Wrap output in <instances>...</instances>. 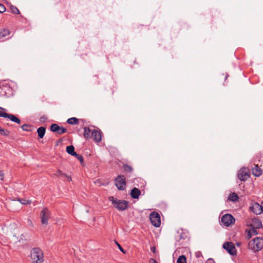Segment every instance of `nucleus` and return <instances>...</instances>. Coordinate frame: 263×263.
I'll use <instances>...</instances> for the list:
<instances>
[{
    "mask_svg": "<svg viewBox=\"0 0 263 263\" xmlns=\"http://www.w3.org/2000/svg\"><path fill=\"white\" fill-rule=\"evenodd\" d=\"M10 8L11 12L13 13V14H20V11L16 6L11 5L10 6Z\"/></svg>",
    "mask_w": 263,
    "mask_h": 263,
    "instance_id": "nucleus-25",
    "label": "nucleus"
},
{
    "mask_svg": "<svg viewBox=\"0 0 263 263\" xmlns=\"http://www.w3.org/2000/svg\"><path fill=\"white\" fill-rule=\"evenodd\" d=\"M177 263H186V258L184 255L180 256L177 260Z\"/></svg>",
    "mask_w": 263,
    "mask_h": 263,
    "instance_id": "nucleus-26",
    "label": "nucleus"
},
{
    "mask_svg": "<svg viewBox=\"0 0 263 263\" xmlns=\"http://www.w3.org/2000/svg\"><path fill=\"white\" fill-rule=\"evenodd\" d=\"M9 33L10 31L8 29H4L1 31H0V37H4L9 35Z\"/></svg>",
    "mask_w": 263,
    "mask_h": 263,
    "instance_id": "nucleus-24",
    "label": "nucleus"
},
{
    "mask_svg": "<svg viewBox=\"0 0 263 263\" xmlns=\"http://www.w3.org/2000/svg\"><path fill=\"white\" fill-rule=\"evenodd\" d=\"M67 123L70 125H76L79 123V120L75 117H72L68 119L67 120Z\"/></svg>",
    "mask_w": 263,
    "mask_h": 263,
    "instance_id": "nucleus-21",
    "label": "nucleus"
},
{
    "mask_svg": "<svg viewBox=\"0 0 263 263\" xmlns=\"http://www.w3.org/2000/svg\"><path fill=\"white\" fill-rule=\"evenodd\" d=\"M224 249L227 250L228 253L231 255L234 256L237 254V250L234 245L232 242H225L222 246Z\"/></svg>",
    "mask_w": 263,
    "mask_h": 263,
    "instance_id": "nucleus-6",
    "label": "nucleus"
},
{
    "mask_svg": "<svg viewBox=\"0 0 263 263\" xmlns=\"http://www.w3.org/2000/svg\"><path fill=\"white\" fill-rule=\"evenodd\" d=\"M250 176L249 170L243 167L241 168L238 174V178L242 181H245Z\"/></svg>",
    "mask_w": 263,
    "mask_h": 263,
    "instance_id": "nucleus-11",
    "label": "nucleus"
},
{
    "mask_svg": "<svg viewBox=\"0 0 263 263\" xmlns=\"http://www.w3.org/2000/svg\"><path fill=\"white\" fill-rule=\"evenodd\" d=\"M149 218L152 224L155 227L158 228L161 225L160 215L156 212L151 213Z\"/></svg>",
    "mask_w": 263,
    "mask_h": 263,
    "instance_id": "nucleus-4",
    "label": "nucleus"
},
{
    "mask_svg": "<svg viewBox=\"0 0 263 263\" xmlns=\"http://www.w3.org/2000/svg\"><path fill=\"white\" fill-rule=\"evenodd\" d=\"M47 120V117L46 116H43L40 118V121L42 123H44Z\"/></svg>",
    "mask_w": 263,
    "mask_h": 263,
    "instance_id": "nucleus-33",
    "label": "nucleus"
},
{
    "mask_svg": "<svg viewBox=\"0 0 263 263\" xmlns=\"http://www.w3.org/2000/svg\"><path fill=\"white\" fill-rule=\"evenodd\" d=\"M250 210L255 214L258 215L263 212V207L257 202L252 203L250 207Z\"/></svg>",
    "mask_w": 263,
    "mask_h": 263,
    "instance_id": "nucleus-13",
    "label": "nucleus"
},
{
    "mask_svg": "<svg viewBox=\"0 0 263 263\" xmlns=\"http://www.w3.org/2000/svg\"><path fill=\"white\" fill-rule=\"evenodd\" d=\"M18 201H20L22 204H30L31 201L30 200H26L25 199H18Z\"/></svg>",
    "mask_w": 263,
    "mask_h": 263,
    "instance_id": "nucleus-30",
    "label": "nucleus"
},
{
    "mask_svg": "<svg viewBox=\"0 0 263 263\" xmlns=\"http://www.w3.org/2000/svg\"><path fill=\"white\" fill-rule=\"evenodd\" d=\"M115 185L119 190H124L126 187L125 177L123 175H119L115 179Z\"/></svg>",
    "mask_w": 263,
    "mask_h": 263,
    "instance_id": "nucleus-5",
    "label": "nucleus"
},
{
    "mask_svg": "<svg viewBox=\"0 0 263 263\" xmlns=\"http://www.w3.org/2000/svg\"><path fill=\"white\" fill-rule=\"evenodd\" d=\"M151 251H152L153 253H156V249L155 247H152L151 248Z\"/></svg>",
    "mask_w": 263,
    "mask_h": 263,
    "instance_id": "nucleus-37",
    "label": "nucleus"
},
{
    "mask_svg": "<svg viewBox=\"0 0 263 263\" xmlns=\"http://www.w3.org/2000/svg\"><path fill=\"white\" fill-rule=\"evenodd\" d=\"M109 199L112 202L114 206L119 211H124L128 208V202L126 200L114 198L112 196L109 197Z\"/></svg>",
    "mask_w": 263,
    "mask_h": 263,
    "instance_id": "nucleus-2",
    "label": "nucleus"
},
{
    "mask_svg": "<svg viewBox=\"0 0 263 263\" xmlns=\"http://www.w3.org/2000/svg\"><path fill=\"white\" fill-rule=\"evenodd\" d=\"M247 226L251 228L260 229L262 228L261 221L258 218H251L247 222Z\"/></svg>",
    "mask_w": 263,
    "mask_h": 263,
    "instance_id": "nucleus-10",
    "label": "nucleus"
},
{
    "mask_svg": "<svg viewBox=\"0 0 263 263\" xmlns=\"http://www.w3.org/2000/svg\"><path fill=\"white\" fill-rule=\"evenodd\" d=\"M262 204H263V201L262 202Z\"/></svg>",
    "mask_w": 263,
    "mask_h": 263,
    "instance_id": "nucleus-41",
    "label": "nucleus"
},
{
    "mask_svg": "<svg viewBox=\"0 0 263 263\" xmlns=\"http://www.w3.org/2000/svg\"><path fill=\"white\" fill-rule=\"evenodd\" d=\"M252 173L255 176L259 177L262 174V170L257 164H254V167L252 168Z\"/></svg>",
    "mask_w": 263,
    "mask_h": 263,
    "instance_id": "nucleus-15",
    "label": "nucleus"
},
{
    "mask_svg": "<svg viewBox=\"0 0 263 263\" xmlns=\"http://www.w3.org/2000/svg\"><path fill=\"white\" fill-rule=\"evenodd\" d=\"M30 127H31V125L27 124H25L21 126V128L23 130L26 131V132H31V129L30 128Z\"/></svg>",
    "mask_w": 263,
    "mask_h": 263,
    "instance_id": "nucleus-29",
    "label": "nucleus"
},
{
    "mask_svg": "<svg viewBox=\"0 0 263 263\" xmlns=\"http://www.w3.org/2000/svg\"><path fill=\"white\" fill-rule=\"evenodd\" d=\"M66 152L67 153L72 156H74L76 155L77 153L74 151V147L73 145H69L66 147Z\"/></svg>",
    "mask_w": 263,
    "mask_h": 263,
    "instance_id": "nucleus-20",
    "label": "nucleus"
},
{
    "mask_svg": "<svg viewBox=\"0 0 263 263\" xmlns=\"http://www.w3.org/2000/svg\"><path fill=\"white\" fill-rule=\"evenodd\" d=\"M30 257L32 263H42L44 261L43 252L39 248H34L31 251Z\"/></svg>",
    "mask_w": 263,
    "mask_h": 263,
    "instance_id": "nucleus-1",
    "label": "nucleus"
},
{
    "mask_svg": "<svg viewBox=\"0 0 263 263\" xmlns=\"http://www.w3.org/2000/svg\"><path fill=\"white\" fill-rule=\"evenodd\" d=\"M149 263H157V262L154 258H150L149 260Z\"/></svg>",
    "mask_w": 263,
    "mask_h": 263,
    "instance_id": "nucleus-36",
    "label": "nucleus"
},
{
    "mask_svg": "<svg viewBox=\"0 0 263 263\" xmlns=\"http://www.w3.org/2000/svg\"><path fill=\"white\" fill-rule=\"evenodd\" d=\"M54 175L58 177H66L67 178L68 181H71V178L70 176L67 175L66 174L62 173V172L58 170L57 172L54 174Z\"/></svg>",
    "mask_w": 263,
    "mask_h": 263,
    "instance_id": "nucleus-18",
    "label": "nucleus"
},
{
    "mask_svg": "<svg viewBox=\"0 0 263 263\" xmlns=\"http://www.w3.org/2000/svg\"><path fill=\"white\" fill-rule=\"evenodd\" d=\"M50 130L58 134H63L67 132V129L63 126H60L55 123L52 124L50 126Z\"/></svg>",
    "mask_w": 263,
    "mask_h": 263,
    "instance_id": "nucleus-12",
    "label": "nucleus"
},
{
    "mask_svg": "<svg viewBox=\"0 0 263 263\" xmlns=\"http://www.w3.org/2000/svg\"><path fill=\"white\" fill-rule=\"evenodd\" d=\"M130 196L133 199H138L141 195V191L137 187L133 188L130 192Z\"/></svg>",
    "mask_w": 263,
    "mask_h": 263,
    "instance_id": "nucleus-16",
    "label": "nucleus"
},
{
    "mask_svg": "<svg viewBox=\"0 0 263 263\" xmlns=\"http://www.w3.org/2000/svg\"><path fill=\"white\" fill-rule=\"evenodd\" d=\"M249 247L254 252L260 250L263 248V239L260 237L253 239L249 243Z\"/></svg>",
    "mask_w": 263,
    "mask_h": 263,
    "instance_id": "nucleus-3",
    "label": "nucleus"
},
{
    "mask_svg": "<svg viewBox=\"0 0 263 263\" xmlns=\"http://www.w3.org/2000/svg\"><path fill=\"white\" fill-rule=\"evenodd\" d=\"M0 110H5V109L2 107H0ZM0 117H3V118H8L11 121L14 122L17 124L21 123L20 119H18L16 116H15V115H14L13 114H7L6 112H2L0 110Z\"/></svg>",
    "mask_w": 263,
    "mask_h": 263,
    "instance_id": "nucleus-7",
    "label": "nucleus"
},
{
    "mask_svg": "<svg viewBox=\"0 0 263 263\" xmlns=\"http://www.w3.org/2000/svg\"><path fill=\"white\" fill-rule=\"evenodd\" d=\"M91 138L95 142H100L102 140L101 132L97 129L92 130Z\"/></svg>",
    "mask_w": 263,
    "mask_h": 263,
    "instance_id": "nucleus-14",
    "label": "nucleus"
},
{
    "mask_svg": "<svg viewBox=\"0 0 263 263\" xmlns=\"http://www.w3.org/2000/svg\"><path fill=\"white\" fill-rule=\"evenodd\" d=\"M123 168L124 171L126 172H132L133 171L132 167L126 164L123 165Z\"/></svg>",
    "mask_w": 263,
    "mask_h": 263,
    "instance_id": "nucleus-28",
    "label": "nucleus"
},
{
    "mask_svg": "<svg viewBox=\"0 0 263 263\" xmlns=\"http://www.w3.org/2000/svg\"><path fill=\"white\" fill-rule=\"evenodd\" d=\"M252 230L248 232V236H249V238H250L253 235H257L258 232L257 231L256 229L255 228H251Z\"/></svg>",
    "mask_w": 263,
    "mask_h": 263,
    "instance_id": "nucleus-27",
    "label": "nucleus"
},
{
    "mask_svg": "<svg viewBox=\"0 0 263 263\" xmlns=\"http://www.w3.org/2000/svg\"><path fill=\"white\" fill-rule=\"evenodd\" d=\"M234 217L230 214H224L221 217V223L226 227H229L235 222Z\"/></svg>",
    "mask_w": 263,
    "mask_h": 263,
    "instance_id": "nucleus-9",
    "label": "nucleus"
},
{
    "mask_svg": "<svg viewBox=\"0 0 263 263\" xmlns=\"http://www.w3.org/2000/svg\"><path fill=\"white\" fill-rule=\"evenodd\" d=\"M238 199V196L235 193L230 194L229 196V199L232 201H237Z\"/></svg>",
    "mask_w": 263,
    "mask_h": 263,
    "instance_id": "nucleus-23",
    "label": "nucleus"
},
{
    "mask_svg": "<svg viewBox=\"0 0 263 263\" xmlns=\"http://www.w3.org/2000/svg\"><path fill=\"white\" fill-rule=\"evenodd\" d=\"M74 157L77 158L81 162V164L83 162V157L81 155L76 154V155H74Z\"/></svg>",
    "mask_w": 263,
    "mask_h": 263,
    "instance_id": "nucleus-31",
    "label": "nucleus"
},
{
    "mask_svg": "<svg viewBox=\"0 0 263 263\" xmlns=\"http://www.w3.org/2000/svg\"><path fill=\"white\" fill-rule=\"evenodd\" d=\"M50 216V212L47 208H44L41 212L40 217L41 219V222L43 225L47 226L48 224V222Z\"/></svg>",
    "mask_w": 263,
    "mask_h": 263,
    "instance_id": "nucleus-8",
    "label": "nucleus"
},
{
    "mask_svg": "<svg viewBox=\"0 0 263 263\" xmlns=\"http://www.w3.org/2000/svg\"><path fill=\"white\" fill-rule=\"evenodd\" d=\"M228 77H229V74L228 73H226L225 80H226Z\"/></svg>",
    "mask_w": 263,
    "mask_h": 263,
    "instance_id": "nucleus-39",
    "label": "nucleus"
},
{
    "mask_svg": "<svg viewBox=\"0 0 263 263\" xmlns=\"http://www.w3.org/2000/svg\"><path fill=\"white\" fill-rule=\"evenodd\" d=\"M236 245L237 246H239L240 245V242H237V243H236Z\"/></svg>",
    "mask_w": 263,
    "mask_h": 263,
    "instance_id": "nucleus-40",
    "label": "nucleus"
},
{
    "mask_svg": "<svg viewBox=\"0 0 263 263\" xmlns=\"http://www.w3.org/2000/svg\"><path fill=\"white\" fill-rule=\"evenodd\" d=\"M4 179V173L2 171H0V180Z\"/></svg>",
    "mask_w": 263,
    "mask_h": 263,
    "instance_id": "nucleus-35",
    "label": "nucleus"
},
{
    "mask_svg": "<svg viewBox=\"0 0 263 263\" xmlns=\"http://www.w3.org/2000/svg\"><path fill=\"white\" fill-rule=\"evenodd\" d=\"M117 246L118 247L119 250L123 252L124 254L126 253V251L122 248V247L120 246V245L117 242H115Z\"/></svg>",
    "mask_w": 263,
    "mask_h": 263,
    "instance_id": "nucleus-32",
    "label": "nucleus"
},
{
    "mask_svg": "<svg viewBox=\"0 0 263 263\" xmlns=\"http://www.w3.org/2000/svg\"><path fill=\"white\" fill-rule=\"evenodd\" d=\"M6 11V8L3 4H0V13H3Z\"/></svg>",
    "mask_w": 263,
    "mask_h": 263,
    "instance_id": "nucleus-34",
    "label": "nucleus"
},
{
    "mask_svg": "<svg viewBox=\"0 0 263 263\" xmlns=\"http://www.w3.org/2000/svg\"><path fill=\"white\" fill-rule=\"evenodd\" d=\"M10 133V132L9 130L0 127V135L1 136L8 137L9 136Z\"/></svg>",
    "mask_w": 263,
    "mask_h": 263,
    "instance_id": "nucleus-22",
    "label": "nucleus"
},
{
    "mask_svg": "<svg viewBox=\"0 0 263 263\" xmlns=\"http://www.w3.org/2000/svg\"><path fill=\"white\" fill-rule=\"evenodd\" d=\"M200 255H201L200 252H197L196 253V256L198 258L200 257Z\"/></svg>",
    "mask_w": 263,
    "mask_h": 263,
    "instance_id": "nucleus-38",
    "label": "nucleus"
},
{
    "mask_svg": "<svg viewBox=\"0 0 263 263\" xmlns=\"http://www.w3.org/2000/svg\"><path fill=\"white\" fill-rule=\"evenodd\" d=\"M46 128L43 126L40 127L37 129V133L39 138L42 139L45 136Z\"/></svg>",
    "mask_w": 263,
    "mask_h": 263,
    "instance_id": "nucleus-19",
    "label": "nucleus"
},
{
    "mask_svg": "<svg viewBox=\"0 0 263 263\" xmlns=\"http://www.w3.org/2000/svg\"><path fill=\"white\" fill-rule=\"evenodd\" d=\"M84 134L83 136L85 139H88L91 138L92 137V130H91L88 127H85L84 128Z\"/></svg>",
    "mask_w": 263,
    "mask_h": 263,
    "instance_id": "nucleus-17",
    "label": "nucleus"
}]
</instances>
